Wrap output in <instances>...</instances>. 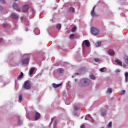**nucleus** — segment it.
Returning <instances> with one entry per match:
<instances>
[{"label": "nucleus", "instance_id": "nucleus-2", "mask_svg": "<svg viewBox=\"0 0 128 128\" xmlns=\"http://www.w3.org/2000/svg\"><path fill=\"white\" fill-rule=\"evenodd\" d=\"M90 32L93 36H98L100 32L99 30L94 28H91Z\"/></svg>", "mask_w": 128, "mask_h": 128}, {"label": "nucleus", "instance_id": "nucleus-11", "mask_svg": "<svg viewBox=\"0 0 128 128\" xmlns=\"http://www.w3.org/2000/svg\"><path fill=\"white\" fill-rule=\"evenodd\" d=\"M84 44H85L86 45V46L90 47V43L89 40H86L85 41H84Z\"/></svg>", "mask_w": 128, "mask_h": 128}, {"label": "nucleus", "instance_id": "nucleus-15", "mask_svg": "<svg viewBox=\"0 0 128 128\" xmlns=\"http://www.w3.org/2000/svg\"><path fill=\"white\" fill-rule=\"evenodd\" d=\"M24 73L22 72H21L20 75L18 77V80L22 79V78H24Z\"/></svg>", "mask_w": 128, "mask_h": 128}, {"label": "nucleus", "instance_id": "nucleus-26", "mask_svg": "<svg viewBox=\"0 0 128 128\" xmlns=\"http://www.w3.org/2000/svg\"><path fill=\"white\" fill-rule=\"evenodd\" d=\"M76 28L74 27V28H72V32H76Z\"/></svg>", "mask_w": 128, "mask_h": 128}, {"label": "nucleus", "instance_id": "nucleus-40", "mask_svg": "<svg viewBox=\"0 0 128 128\" xmlns=\"http://www.w3.org/2000/svg\"><path fill=\"white\" fill-rule=\"evenodd\" d=\"M0 10H1V11L3 10V8L2 7L0 8Z\"/></svg>", "mask_w": 128, "mask_h": 128}, {"label": "nucleus", "instance_id": "nucleus-41", "mask_svg": "<svg viewBox=\"0 0 128 128\" xmlns=\"http://www.w3.org/2000/svg\"><path fill=\"white\" fill-rule=\"evenodd\" d=\"M24 19V17H21V18H20V20H23Z\"/></svg>", "mask_w": 128, "mask_h": 128}, {"label": "nucleus", "instance_id": "nucleus-14", "mask_svg": "<svg viewBox=\"0 0 128 128\" xmlns=\"http://www.w3.org/2000/svg\"><path fill=\"white\" fill-rule=\"evenodd\" d=\"M34 70H36L35 68H32L31 70H30V75L32 76L34 72Z\"/></svg>", "mask_w": 128, "mask_h": 128}, {"label": "nucleus", "instance_id": "nucleus-46", "mask_svg": "<svg viewBox=\"0 0 128 128\" xmlns=\"http://www.w3.org/2000/svg\"><path fill=\"white\" fill-rule=\"evenodd\" d=\"M18 0H14V2H16Z\"/></svg>", "mask_w": 128, "mask_h": 128}, {"label": "nucleus", "instance_id": "nucleus-36", "mask_svg": "<svg viewBox=\"0 0 128 128\" xmlns=\"http://www.w3.org/2000/svg\"><path fill=\"white\" fill-rule=\"evenodd\" d=\"M22 124V120H18V124Z\"/></svg>", "mask_w": 128, "mask_h": 128}, {"label": "nucleus", "instance_id": "nucleus-32", "mask_svg": "<svg viewBox=\"0 0 128 128\" xmlns=\"http://www.w3.org/2000/svg\"><path fill=\"white\" fill-rule=\"evenodd\" d=\"M0 2H2V4H6L5 0H0Z\"/></svg>", "mask_w": 128, "mask_h": 128}, {"label": "nucleus", "instance_id": "nucleus-45", "mask_svg": "<svg viewBox=\"0 0 128 128\" xmlns=\"http://www.w3.org/2000/svg\"><path fill=\"white\" fill-rule=\"evenodd\" d=\"M53 120H54V118H52V121H51V123H52V122H53Z\"/></svg>", "mask_w": 128, "mask_h": 128}, {"label": "nucleus", "instance_id": "nucleus-25", "mask_svg": "<svg viewBox=\"0 0 128 128\" xmlns=\"http://www.w3.org/2000/svg\"><path fill=\"white\" fill-rule=\"evenodd\" d=\"M58 70H59L60 74H62V72H64V70L62 68H59Z\"/></svg>", "mask_w": 128, "mask_h": 128}, {"label": "nucleus", "instance_id": "nucleus-1", "mask_svg": "<svg viewBox=\"0 0 128 128\" xmlns=\"http://www.w3.org/2000/svg\"><path fill=\"white\" fill-rule=\"evenodd\" d=\"M24 88L26 90H31V84L30 81H26L24 84Z\"/></svg>", "mask_w": 128, "mask_h": 128}, {"label": "nucleus", "instance_id": "nucleus-37", "mask_svg": "<svg viewBox=\"0 0 128 128\" xmlns=\"http://www.w3.org/2000/svg\"><path fill=\"white\" fill-rule=\"evenodd\" d=\"M120 70H116V73H120Z\"/></svg>", "mask_w": 128, "mask_h": 128}, {"label": "nucleus", "instance_id": "nucleus-24", "mask_svg": "<svg viewBox=\"0 0 128 128\" xmlns=\"http://www.w3.org/2000/svg\"><path fill=\"white\" fill-rule=\"evenodd\" d=\"M18 99H19V101L22 102V95L19 96Z\"/></svg>", "mask_w": 128, "mask_h": 128}, {"label": "nucleus", "instance_id": "nucleus-50", "mask_svg": "<svg viewBox=\"0 0 128 128\" xmlns=\"http://www.w3.org/2000/svg\"><path fill=\"white\" fill-rule=\"evenodd\" d=\"M102 128H104V127Z\"/></svg>", "mask_w": 128, "mask_h": 128}, {"label": "nucleus", "instance_id": "nucleus-13", "mask_svg": "<svg viewBox=\"0 0 128 128\" xmlns=\"http://www.w3.org/2000/svg\"><path fill=\"white\" fill-rule=\"evenodd\" d=\"M108 54L110 56H114L115 52L113 50H110L108 52Z\"/></svg>", "mask_w": 128, "mask_h": 128}, {"label": "nucleus", "instance_id": "nucleus-10", "mask_svg": "<svg viewBox=\"0 0 128 128\" xmlns=\"http://www.w3.org/2000/svg\"><path fill=\"white\" fill-rule=\"evenodd\" d=\"M12 18L16 20H18L19 18V16H17L16 14L15 13L12 14Z\"/></svg>", "mask_w": 128, "mask_h": 128}, {"label": "nucleus", "instance_id": "nucleus-49", "mask_svg": "<svg viewBox=\"0 0 128 128\" xmlns=\"http://www.w3.org/2000/svg\"><path fill=\"white\" fill-rule=\"evenodd\" d=\"M85 120H87V119H86V118H85Z\"/></svg>", "mask_w": 128, "mask_h": 128}, {"label": "nucleus", "instance_id": "nucleus-3", "mask_svg": "<svg viewBox=\"0 0 128 128\" xmlns=\"http://www.w3.org/2000/svg\"><path fill=\"white\" fill-rule=\"evenodd\" d=\"M14 10H16V12H20V8L19 6L16 3H14L12 6Z\"/></svg>", "mask_w": 128, "mask_h": 128}, {"label": "nucleus", "instance_id": "nucleus-42", "mask_svg": "<svg viewBox=\"0 0 128 128\" xmlns=\"http://www.w3.org/2000/svg\"><path fill=\"white\" fill-rule=\"evenodd\" d=\"M3 40L2 38H0V43L2 42Z\"/></svg>", "mask_w": 128, "mask_h": 128}, {"label": "nucleus", "instance_id": "nucleus-12", "mask_svg": "<svg viewBox=\"0 0 128 128\" xmlns=\"http://www.w3.org/2000/svg\"><path fill=\"white\" fill-rule=\"evenodd\" d=\"M116 62L120 66H122V62H120L119 60H116Z\"/></svg>", "mask_w": 128, "mask_h": 128}, {"label": "nucleus", "instance_id": "nucleus-7", "mask_svg": "<svg viewBox=\"0 0 128 128\" xmlns=\"http://www.w3.org/2000/svg\"><path fill=\"white\" fill-rule=\"evenodd\" d=\"M40 117L41 114L38 112H36L34 117L35 120L38 121L40 118Z\"/></svg>", "mask_w": 128, "mask_h": 128}, {"label": "nucleus", "instance_id": "nucleus-38", "mask_svg": "<svg viewBox=\"0 0 128 128\" xmlns=\"http://www.w3.org/2000/svg\"><path fill=\"white\" fill-rule=\"evenodd\" d=\"M123 66L124 68H126V65L125 64H124L123 66Z\"/></svg>", "mask_w": 128, "mask_h": 128}, {"label": "nucleus", "instance_id": "nucleus-43", "mask_svg": "<svg viewBox=\"0 0 128 128\" xmlns=\"http://www.w3.org/2000/svg\"><path fill=\"white\" fill-rule=\"evenodd\" d=\"M80 74H78V73H77V74H74V76H78Z\"/></svg>", "mask_w": 128, "mask_h": 128}, {"label": "nucleus", "instance_id": "nucleus-20", "mask_svg": "<svg viewBox=\"0 0 128 128\" xmlns=\"http://www.w3.org/2000/svg\"><path fill=\"white\" fill-rule=\"evenodd\" d=\"M112 92V90L111 88H110L107 90V94H110Z\"/></svg>", "mask_w": 128, "mask_h": 128}, {"label": "nucleus", "instance_id": "nucleus-16", "mask_svg": "<svg viewBox=\"0 0 128 128\" xmlns=\"http://www.w3.org/2000/svg\"><path fill=\"white\" fill-rule=\"evenodd\" d=\"M125 75V81L126 82H128V72H126L124 74Z\"/></svg>", "mask_w": 128, "mask_h": 128}, {"label": "nucleus", "instance_id": "nucleus-48", "mask_svg": "<svg viewBox=\"0 0 128 128\" xmlns=\"http://www.w3.org/2000/svg\"><path fill=\"white\" fill-rule=\"evenodd\" d=\"M58 124V123H57V122H56V124Z\"/></svg>", "mask_w": 128, "mask_h": 128}, {"label": "nucleus", "instance_id": "nucleus-39", "mask_svg": "<svg viewBox=\"0 0 128 128\" xmlns=\"http://www.w3.org/2000/svg\"><path fill=\"white\" fill-rule=\"evenodd\" d=\"M80 128H86L84 125H82Z\"/></svg>", "mask_w": 128, "mask_h": 128}, {"label": "nucleus", "instance_id": "nucleus-18", "mask_svg": "<svg viewBox=\"0 0 128 128\" xmlns=\"http://www.w3.org/2000/svg\"><path fill=\"white\" fill-rule=\"evenodd\" d=\"M69 12L72 14H74V12H75V8H70L69 9Z\"/></svg>", "mask_w": 128, "mask_h": 128}, {"label": "nucleus", "instance_id": "nucleus-29", "mask_svg": "<svg viewBox=\"0 0 128 128\" xmlns=\"http://www.w3.org/2000/svg\"><path fill=\"white\" fill-rule=\"evenodd\" d=\"M74 110H76V111H78V110H80V108H78V106H74Z\"/></svg>", "mask_w": 128, "mask_h": 128}, {"label": "nucleus", "instance_id": "nucleus-30", "mask_svg": "<svg viewBox=\"0 0 128 128\" xmlns=\"http://www.w3.org/2000/svg\"><path fill=\"white\" fill-rule=\"evenodd\" d=\"M104 68H100V72H104Z\"/></svg>", "mask_w": 128, "mask_h": 128}, {"label": "nucleus", "instance_id": "nucleus-19", "mask_svg": "<svg viewBox=\"0 0 128 128\" xmlns=\"http://www.w3.org/2000/svg\"><path fill=\"white\" fill-rule=\"evenodd\" d=\"M102 44V42H98L96 44V48H99L101 46Z\"/></svg>", "mask_w": 128, "mask_h": 128}, {"label": "nucleus", "instance_id": "nucleus-21", "mask_svg": "<svg viewBox=\"0 0 128 128\" xmlns=\"http://www.w3.org/2000/svg\"><path fill=\"white\" fill-rule=\"evenodd\" d=\"M75 38V34H72L70 36V39L73 40Z\"/></svg>", "mask_w": 128, "mask_h": 128}, {"label": "nucleus", "instance_id": "nucleus-17", "mask_svg": "<svg viewBox=\"0 0 128 128\" xmlns=\"http://www.w3.org/2000/svg\"><path fill=\"white\" fill-rule=\"evenodd\" d=\"M107 112L106 110H102V116H106Z\"/></svg>", "mask_w": 128, "mask_h": 128}, {"label": "nucleus", "instance_id": "nucleus-27", "mask_svg": "<svg viewBox=\"0 0 128 128\" xmlns=\"http://www.w3.org/2000/svg\"><path fill=\"white\" fill-rule=\"evenodd\" d=\"M90 78L92 80H94L96 79L95 76L93 75H91L90 76Z\"/></svg>", "mask_w": 128, "mask_h": 128}, {"label": "nucleus", "instance_id": "nucleus-47", "mask_svg": "<svg viewBox=\"0 0 128 128\" xmlns=\"http://www.w3.org/2000/svg\"><path fill=\"white\" fill-rule=\"evenodd\" d=\"M78 81V80H76V79L75 80V82H77Z\"/></svg>", "mask_w": 128, "mask_h": 128}, {"label": "nucleus", "instance_id": "nucleus-4", "mask_svg": "<svg viewBox=\"0 0 128 128\" xmlns=\"http://www.w3.org/2000/svg\"><path fill=\"white\" fill-rule=\"evenodd\" d=\"M84 84L81 85L82 87L86 86L88 84H90V80L88 79H84Z\"/></svg>", "mask_w": 128, "mask_h": 128}, {"label": "nucleus", "instance_id": "nucleus-28", "mask_svg": "<svg viewBox=\"0 0 128 128\" xmlns=\"http://www.w3.org/2000/svg\"><path fill=\"white\" fill-rule=\"evenodd\" d=\"M8 25L7 24H4V25H2V27H4V28H7L8 27Z\"/></svg>", "mask_w": 128, "mask_h": 128}, {"label": "nucleus", "instance_id": "nucleus-8", "mask_svg": "<svg viewBox=\"0 0 128 128\" xmlns=\"http://www.w3.org/2000/svg\"><path fill=\"white\" fill-rule=\"evenodd\" d=\"M30 60L29 58H26V60H23L22 61H21V62L22 63V64H27L29 63Z\"/></svg>", "mask_w": 128, "mask_h": 128}, {"label": "nucleus", "instance_id": "nucleus-31", "mask_svg": "<svg viewBox=\"0 0 128 128\" xmlns=\"http://www.w3.org/2000/svg\"><path fill=\"white\" fill-rule=\"evenodd\" d=\"M112 122H110V123H109L108 125V126L109 128H111L112 127Z\"/></svg>", "mask_w": 128, "mask_h": 128}, {"label": "nucleus", "instance_id": "nucleus-35", "mask_svg": "<svg viewBox=\"0 0 128 128\" xmlns=\"http://www.w3.org/2000/svg\"><path fill=\"white\" fill-rule=\"evenodd\" d=\"M88 118H90L92 120V122H94V120L92 118V116H90V114L88 116Z\"/></svg>", "mask_w": 128, "mask_h": 128}, {"label": "nucleus", "instance_id": "nucleus-33", "mask_svg": "<svg viewBox=\"0 0 128 128\" xmlns=\"http://www.w3.org/2000/svg\"><path fill=\"white\" fill-rule=\"evenodd\" d=\"M125 93H126V91L122 90V92H121V94L124 95Z\"/></svg>", "mask_w": 128, "mask_h": 128}, {"label": "nucleus", "instance_id": "nucleus-23", "mask_svg": "<svg viewBox=\"0 0 128 128\" xmlns=\"http://www.w3.org/2000/svg\"><path fill=\"white\" fill-rule=\"evenodd\" d=\"M61 28H62V25L60 24H58L57 26V29L60 30H61Z\"/></svg>", "mask_w": 128, "mask_h": 128}, {"label": "nucleus", "instance_id": "nucleus-6", "mask_svg": "<svg viewBox=\"0 0 128 128\" xmlns=\"http://www.w3.org/2000/svg\"><path fill=\"white\" fill-rule=\"evenodd\" d=\"M29 10V6L27 4L24 6H23V12L26 13Z\"/></svg>", "mask_w": 128, "mask_h": 128}, {"label": "nucleus", "instance_id": "nucleus-9", "mask_svg": "<svg viewBox=\"0 0 128 128\" xmlns=\"http://www.w3.org/2000/svg\"><path fill=\"white\" fill-rule=\"evenodd\" d=\"M62 83H60V84H57V85L56 84H52V86L54 88H60V86H62Z\"/></svg>", "mask_w": 128, "mask_h": 128}, {"label": "nucleus", "instance_id": "nucleus-5", "mask_svg": "<svg viewBox=\"0 0 128 128\" xmlns=\"http://www.w3.org/2000/svg\"><path fill=\"white\" fill-rule=\"evenodd\" d=\"M96 8V6L93 7L92 10L90 12V15H91V16H92V17L97 16L95 12V8Z\"/></svg>", "mask_w": 128, "mask_h": 128}, {"label": "nucleus", "instance_id": "nucleus-22", "mask_svg": "<svg viewBox=\"0 0 128 128\" xmlns=\"http://www.w3.org/2000/svg\"><path fill=\"white\" fill-rule=\"evenodd\" d=\"M124 61L126 64H128V56H125L124 57Z\"/></svg>", "mask_w": 128, "mask_h": 128}, {"label": "nucleus", "instance_id": "nucleus-34", "mask_svg": "<svg viewBox=\"0 0 128 128\" xmlns=\"http://www.w3.org/2000/svg\"><path fill=\"white\" fill-rule=\"evenodd\" d=\"M94 61H95L96 62H99L100 60L98 59V58H95Z\"/></svg>", "mask_w": 128, "mask_h": 128}, {"label": "nucleus", "instance_id": "nucleus-44", "mask_svg": "<svg viewBox=\"0 0 128 128\" xmlns=\"http://www.w3.org/2000/svg\"><path fill=\"white\" fill-rule=\"evenodd\" d=\"M76 76V75H74L73 76H72V78H75Z\"/></svg>", "mask_w": 128, "mask_h": 128}]
</instances>
